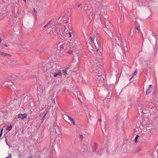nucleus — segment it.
<instances>
[{"label": "nucleus", "mask_w": 158, "mask_h": 158, "mask_svg": "<svg viewBox=\"0 0 158 158\" xmlns=\"http://www.w3.org/2000/svg\"><path fill=\"white\" fill-rule=\"evenodd\" d=\"M68 34L69 35V37H72L73 34V31L70 30L69 31V29H68L67 31H66L65 32H62V35L64 36V37H66Z\"/></svg>", "instance_id": "nucleus-1"}, {"label": "nucleus", "mask_w": 158, "mask_h": 158, "mask_svg": "<svg viewBox=\"0 0 158 158\" xmlns=\"http://www.w3.org/2000/svg\"><path fill=\"white\" fill-rule=\"evenodd\" d=\"M65 24L64 25V32H65L66 31H67V28H70L71 27V25L69 22H68V21H66L64 22Z\"/></svg>", "instance_id": "nucleus-2"}, {"label": "nucleus", "mask_w": 158, "mask_h": 158, "mask_svg": "<svg viewBox=\"0 0 158 158\" xmlns=\"http://www.w3.org/2000/svg\"><path fill=\"white\" fill-rule=\"evenodd\" d=\"M66 121L70 124L72 123L73 125H75V122L74 120L69 116L66 118Z\"/></svg>", "instance_id": "nucleus-3"}, {"label": "nucleus", "mask_w": 158, "mask_h": 158, "mask_svg": "<svg viewBox=\"0 0 158 158\" xmlns=\"http://www.w3.org/2000/svg\"><path fill=\"white\" fill-rule=\"evenodd\" d=\"M27 115L26 113H24L23 114H18V118H20L22 120L24 119L25 118L27 117Z\"/></svg>", "instance_id": "nucleus-4"}, {"label": "nucleus", "mask_w": 158, "mask_h": 158, "mask_svg": "<svg viewBox=\"0 0 158 158\" xmlns=\"http://www.w3.org/2000/svg\"><path fill=\"white\" fill-rule=\"evenodd\" d=\"M153 89V88L152 85H150L148 87V88L146 90V94H149L152 91Z\"/></svg>", "instance_id": "nucleus-5"}, {"label": "nucleus", "mask_w": 158, "mask_h": 158, "mask_svg": "<svg viewBox=\"0 0 158 158\" xmlns=\"http://www.w3.org/2000/svg\"><path fill=\"white\" fill-rule=\"evenodd\" d=\"M62 75L61 72L59 71L58 73H55L54 74V77H56L58 76L60 77Z\"/></svg>", "instance_id": "nucleus-6"}, {"label": "nucleus", "mask_w": 158, "mask_h": 158, "mask_svg": "<svg viewBox=\"0 0 158 158\" xmlns=\"http://www.w3.org/2000/svg\"><path fill=\"white\" fill-rule=\"evenodd\" d=\"M0 55L4 56H9V55L6 53H4L0 51Z\"/></svg>", "instance_id": "nucleus-7"}, {"label": "nucleus", "mask_w": 158, "mask_h": 158, "mask_svg": "<svg viewBox=\"0 0 158 158\" xmlns=\"http://www.w3.org/2000/svg\"><path fill=\"white\" fill-rule=\"evenodd\" d=\"M88 40L89 41V43L91 44H94V41L91 37H90L89 39Z\"/></svg>", "instance_id": "nucleus-8"}, {"label": "nucleus", "mask_w": 158, "mask_h": 158, "mask_svg": "<svg viewBox=\"0 0 158 158\" xmlns=\"http://www.w3.org/2000/svg\"><path fill=\"white\" fill-rule=\"evenodd\" d=\"M33 14L35 15L36 17L37 12L35 8H34L33 9Z\"/></svg>", "instance_id": "nucleus-9"}, {"label": "nucleus", "mask_w": 158, "mask_h": 158, "mask_svg": "<svg viewBox=\"0 0 158 158\" xmlns=\"http://www.w3.org/2000/svg\"><path fill=\"white\" fill-rule=\"evenodd\" d=\"M68 69H65V70H62V72H63V74L65 76H66L67 75H68L67 73V70Z\"/></svg>", "instance_id": "nucleus-10"}, {"label": "nucleus", "mask_w": 158, "mask_h": 158, "mask_svg": "<svg viewBox=\"0 0 158 158\" xmlns=\"http://www.w3.org/2000/svg\"><path fill=\"white\" fill-rule=\"evenodd\" d=\"M141 150V148L140 147H137L135 149V152H138Z\"/></svg>", "instance_id": "nucleus-11"}, {"label": "nucleus", "mask_w": 158, "mask_h": 158, "mask_svg": "<svg viewBox=\"0 0 158 158\" xmlns=\"http://www.w3.org/2000/svg\"><path fill=\"white\" fill-rule=\"evenodd\" d=\"M137 73H138L137 69H136L135 70V71L133 73V74L132 75V77H133L134 76L136 75L137 74Z\"/></svg>", "instance_id": "nucleus-12"}, {"label": "nucleus", "mask_w": 158, "mask_h": 158, "mask_svg": "<svg viewBox=\"0 0 158 158\" xmlns=\"http://www.w3.org/2000/svg\"><path fill=\"white\" fill-rule=\"evenodd\" d=\"M12 128V126L11 125H10V126H8L6 128V130H8V131H9L11 130Z\"/></svg>", "instance_id": "nucleus-13"}, {"label": "nucleus", "mask_w": 158, "mask_h": 158, "mask_svg": "<svg viewBox=\"0 0 158 158\" xmlns=\"http://www.w3.org/2000/svg\"><path fill=\"white\" fill-rule=\"evenodd\" d=\"M94 145L95 147H94V149H93V151L95 152L96 151V149L97 148L98 145L96 143H94Z\"/></svg>", "instance_id": "nucleus-14"}, {"label": "nucleus", "mask_w": 158, "mask_h": 158, "mask_svg": "<svg viewBox=\"0 0 158 158\" xmlns=\"http://www.w3.org/2000/svg\"><path fill=\"white\" fill-rule=\"evenodd\" d=\"M20 46L19 47L21 49H23L24 48L26 49V47H25L24 45L23 44H21Z\"/></svg>", "instance_id": "nucleus-15"}, {"label": "nucleus", "mask_w": 158, "mask_h": 158, "mask_svg": "<svg viewBox=\"0 0 158 158\" xmlns=\"http://www.w3.org/2000/svg\"><path fill=\"white\" fill-rule=\"evenodd\" d=\"M155 110V108L153 106H152V107L151 108H150V109L149 110L150 111V112L151 113H152V112H153V111ZM153 113H154V112H153Z\"/></svg>", "instance_id": "nucleus-16"}, {"label": "nucleus", "mask_w": 158, "mask_h": 158, "mask_svg": "<svg viewBox=\"0 0 158 158\" xmlns=\"http://www.w3.org/2000/svg\"><path fill=\"white\" fill-rule=\"evenodd\" d=\"M139 137V136L138 135H137L136 136V137H135V143H137V139L138 138V137Z\"/></svg>", "instance_id": "nucleus-17"}, {"label": "nucleus", "mask_w": 158, "mask_h": 158, "mask_svg": "<svg viewBox=\"0 0 158 158\" xmlns=\"http://www.w3.org/2000/svg\"><path fill=\"white\" fill-rule=\"evenodd\" d=\"M102 73L101 72L98 73V74H97V76L98 77H100L102 76Z\"/></svg>", "instance_id": "nucleus-18"}, {"label": "nucleus", "mask_w": 158, "mask_h": 158, "mask_svg": "<svg viewBox=\"0 0 158 158\" xmlns=\"http://www.w3.org/2000/svg\"><path fill=\"white\" fill-rule=\"evenodd\" d=\"M58 131H57L56 130V129H55V131H56V132L57 134H60V131H61V130H60L59 129V128H58Z\"/></svg>", "instance_id": "nucleus-19"}, {"label": "nucleus", "mask_w": 158, "mask_h": 158, "mask_svg": "<svg viewBox=\"0 0 158 158\" xmlns=\"http://www.w3.org/2000/svg\"><path fill=\"white\" fill-rule=\"evenodd\" d=\"M50 21L47 24H46V25H45L44 26L43 28H45L46 27L48 26V25L49 24H50Z\"/></svg>", "instance_id": "nucleus-20"}, {"label": "nucleus", "mask_w": 158, "mask_h": 158, "mask_svg": "<svg viewBox=\"0 0 158 158\" xmlns=\"http://www.w3.org/2000/svg\"><path fill=\"white\" fill-rule=\"evenodd\" d=\"M79 138L81 139L82 140L83 138V136L82 135H79Z\"/></svg>", "instance_id": "nucleus-21"}, {"label": "nucleus", "mask_w": 158, "mask_h": 158, "mask_svg": "<svg viewBox=\"0 0 158 158\" xmlns=\"http://www.w3.org/2000/svg\"><path fill=\"white\" fill-rule=\"evenodd\" d=\"M67 53L69 54H72L73 53V51L71 50L67 52Z\"/></svg>", "instance_id": "nucleus-22"}, {"label": "nucleus", "mask_w": 158, "mask_h": 158, "mask_svg": "<svg viewBox=\"0 0 158 158\" xmlns=\"http://www.w3.org/2000/svg\"><path fill=\"white\" fill-rule=\"evenodd\" d=\"M11 154L10 153L9 156H8L6 157L5 158H10L11 157Z\"/></svg>", "instance_id": "nucleus-23"}, {"label": "nucleus", "mask_w": 158, "mask_h": 158, "mask_svg": "<svg viewBox=\"0 0 158 158\" xmlns=\"http://www.w3.org/2000/svg\"><path fill=\"white\" fill-rule=\"evenodd\" d=\"M81 5V3H78L77 5V6L78 7H79Z\"/></svg>", "instance_id": "nucleus-24"}, {"label": "nucleus", "mask_w": 158, "mask_h": 158, "mask_svg": "<svg viewBox=\"0 0 158 158\" xmlns=\"http://www.w3.org/2000/svg\"><path fill=\"white\" fill-rule=\"evenodd\" d=\"M2 132H1L0 134V136L1 137L2 136Z\"/></svg>", "instance_id": "nucleus-25"}, {"label": "nucleus", "mask_w": 158, "mask_h": 158, "mask_svg": "<svg viewBox=\"0 0 158 158\" xmlns=\"http://www.w3.org/2000/svg\"><path fill=\"white\" fill-rule=\"evenodd\" d=\"M3 131V128H2L1 129V132H2Z\"/></svg>", "instance_id": "nucleus-26"}, {"label": "nucleus", "mask_w": 158, "mask_h": 158, "mask_svg": "<svg viewBox=\"0 0 158 158\" xmlns=\"http://www.w3.org/2000/svg\"><path fill=\"white\" fill-rule=\"evenodd\" d=\"M32 156H29L28 158H32Z\"/></svg>", "instance_id": "nucleus-27"}, {"label": "nucleus", "mask_w": 158, "mask_h": 158, "mask_svg": "<svg viewBox=\"0 0 158 158\" xmlns=\"http://www.w3.org/2000/svg\"><path fill=\"white\" fill-rule=\"evenodd\" d=\"M132 77H132L131 78H130V80H131V79H132Z\"/></svg>", "instance_id": "nucleus-28"}, {"label": "nucleus", "mask_w": 158, "mask_h": 158, "mask_svg": "<svg viewBox=\"0 0 158 158\" xmlns=\"http://www.w3.org/2000/svg\"><path fill=\"white\" fill-rule=\"evenodd\" d=\"M25 2H26V0H23Z\"/></svg>", "instance_id": "nucleus-29"}, {"label": "nucleus", "mask_w": 158, "mask_h": 158, "mask_svg": "<svg viewBox=\"0 0 158 158\" xmlns=\"http://www.w3.org/2000/svg\"><path fill=\"white\" fill-rule=\"evenodd\" d=\"M4 46L6 47H7V46L6 44H4Z\"/></svg>", "instance_id": "nucleus-30"}, {"label": "nucleus", "mask_w": 158, "mask_h": 158, "mask_svg": "<svg viewBox=\"0 0 158 158\" xmlns=\"http://www.w3.org/2000/svg\"><path fill=\"white\" fill-rule=\"evenodd\" d=\"M100 122H101V119L100 120Z\"/></svg>", "instance_id": "nucleus-31"}, {"label": "nucleus", "mask_w": 158, "mask_h": 158, "mask_svg": "<svg viewBox=\"0 0 158 158\" xmlns=\"http://www.w3.org/2000/svg\"><path fill=\"white\" fill-rule=\"evenodd\" d=\"M137 29L138 30V31H139V30H138V28H137Z\"/></svg>", "instance_id": "nucleus-32"}, {"label": "nucleus", "mask_w": 158, "mask_h": 158, "mask_svg": "<svg viewBox=\"0 0 158 158\" xmlns=\"http://www.w3.org/2000/svg\"><path fill=\"white\" fill-rule=\"evenodd\" d=\"M61 46V48H62V47H61V46H62V45H61V46Z\"/></svg>", "instance_id": "nucleus-33"}]
</instances>
